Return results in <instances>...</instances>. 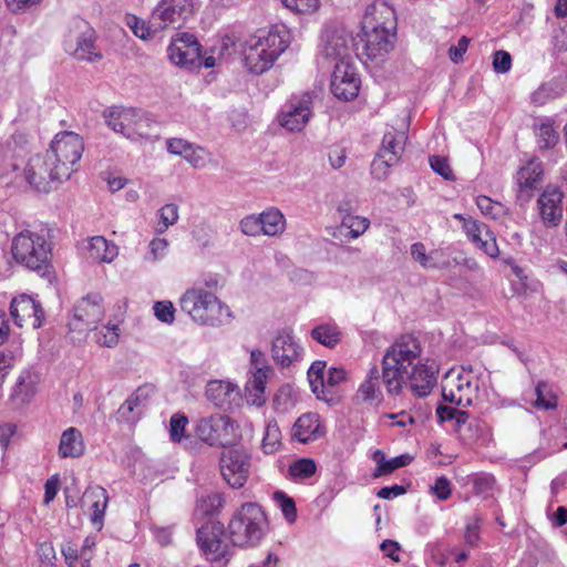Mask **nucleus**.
<instances>
[{
  "label": "nucleus",
  "mask_w": 567,
  "mask_h": 567,
  "mask_svg": "<svg viewBox=\"0 0 567 567\" xmlns=\"http://www.w3.org/2000/svg\"><path fill=\"white\" fill-rule=\"evenodd\" d=\"M396 33V17L392 6L384 1L368 7L362 20L364 53L370 59L386 55L393 48Z\"/></svg>",
  "instance_id": "1"
},
{
  "label": "nucleus",
  "mask_w": 567,
  "mask_h": 567,
  "mask_svg": "<svg viewBox=\"0 0 567 567\" xmlns=\"http://www.w3.org/2000/svg\"><path fill=\"white\" fill-rule=\"evenodd\" d=\"M421 346L412 336L395 341L382 360V378L389 393H399L408 384L409 372L419 361Z\"/></svg>",
  "instance_id": "2"
},
{
  "label": "nucleus",
  "mask_w": 567,
  "mask_h": 567,
  "mask_svg": "<svg viewBox=\"0 0 567 567\" xmlns=\"http://www.w3.org/2000/svg\"><path fill=\"white\" fill-rule=\"evenodd\" d=\"M291 42V32L284 24L272 25L266 33L248 41L244 48V61L252 73H264L271 68Z\"/></svg>",
  "instance_id": "3"
},
{
  "label": "nucleus",
  "mask_w": 567,
  "mask_h": 567,
  "mask_svg": "<svg viewBox=\"0 0 567 567\" xmlns=\"http://www.w3.org/2000/svg\"><path fill=\"white\" fill-rule=\"evenodd\" d=\"M13 260L30 270L48 268L51 257V243L42 229H24L11 243Z\"/></svg>",
  "instance_id": "4"
},
{
  "label": "nucleus",
  "mask_w": 567,
  "mask_h": 567,
  "mask_svg": "<svg viewBox=\"0 0 567 567\" xmlns=\"http://www.w3.org/2000/svg\"><path fill=\"white\" fill-rule=\"evenodd\" d=\"M181 308L193 321L203 326L223 324L231 316L228 307L202 288L188 289L181 298Z\"/></svg>",
  "instance_id": "5"
},
{
  "label": "nucleus",
  "mask_w": 567,
  "mask_h": 567,
  "mask_svg": "<svg viewBox=\"0 0 567 567\" xmlns=\"http://www.w3.org/2000/svg\"><path fill=\"white\" fill-rule=\"evenodd\" d=\"M107 123L115 133L135 142L147 141L158 134L157 123L136 109H115L110 113Z\"/></svg>",
  "instance_id": "6"
},
{
  "label": "nucleus",
  "mask_w": 567,
  "mask_h": 567,
  "mask_svg": "<svg viewBox=\"0 0 567 567\" xmlns=\"http://www.w3.org/2000/svg\"><path fill=\"white\" fill-rule=\"evenodd\" d=\"M266 529V514L255 503L243 505L230 524L231 539L238 546L249 545L259 540Z\"/></svg>",
  "instance_id": "7"
},
{
  "label": "nucleus",
  "mask_w": 567,
  "mask_h": 567,
  "mask_svg": "<svg viewBox=\"0 0 567 567\" xmlns=\"http://www.w3.org/2000/svg\"><path fill=\"white\" fill-rule=\"evenodd\" d=\"M83 148L82 140L75 133L63 132L55 136L51 145V152L48 155L50 164L59 168L58 175L60 177L70 178L82 156Z\"/></svg>",
  "instance_id": "8"
},
{
  "label": "nucleus",
  "mask_w": 567,
  "mask_h": 567,
  "mask_svg": "<svg viewBox=\"0 0 567 567\" xmlns=\"http://www.w3.org/2000/svg\"><path fill=\"white\" fill-rule=\"evenodd\" d=\"M65 51L81 61H95L101 54L95 50L94 31L85 21L72 23L64 40Z\"/></svg>",
  "instance_id": "9"
},
{
  "label": "nucleus",
  "mask_w": 567,
  "mask_h": 567,
  "mask_svg": "<svg viewBox=\"0 0 567 567\" xmlns=\"http://www.w3.org/2000/svg\"><path fill=\"white\" fill-rule=\"evenodd\" d=\"M250 456L244 449H228L220 457V473L231 488H241L249 476Z\"/></svg>",
  "instance_id": "10"
},
{
  "label": "nucleus",
  "mask_w": 567,
  "mask_h": 567,
  "mask_svg": "<svg viewBox=\"0 0 567 567\" xmlns=\"http://www.w3.org/2000/svg\"><path fill=\"white\" fill-rule=\"evenodd\" d=\"M202 47L197 39L187 32L177 33L167 48V58L176 66L195 68L199 64Z\"/></svg>",
  "instance_id": "11"
},
{
  "label": "nucleus",
  "mask_w": 567,
  "mask_h": 567,
  "mask_svg": "<svg viewBox=\"0 0 567 567\" xmlns=\"http://www.w3.org/2000/svg\"><path fill=\"white\" fill-rule=\"evenodd\" d=\"M59 168L50 164V157H32L28 161L24 168V177L28 184L39 192H49L53 183L66 181V177L58 175Z\"/></svg>",
  "instance_id": "12"
},
{
  "label": "nucleus",
  "mask_w": 567,
  "mask_h": 567,
  "mask_svg": "<svg viewBox=\"0 0 567 567\" xmlns=\"http://www.w3.org/2000/svg\"><path fill=\"white\" fill-rule=\"evenodd\" d=\"M442 395L447 402L467 406L475 400L476 385L472 383L468 374L450 370L442 381Z\"/></svg>",
  "instance_id": "13"
},
{
  "label": "nucleus",
  "mask_w": 567,
  "mask_h": 567,
  "mask_svg": "<svg viewBox=\"0 0 567 567\" xmlns=\"http://www.w3.org/2000/svg\"><path fill=\"white\" fill-rule=\"evenodd\" d=\"M240 228L247 236H256L260 233L266 236H277L284 233L286 219L279 209L270 208L258 216L245 217L240 223Z\"/></svg>",
  "instance_id": "14"
},
{
  "label": "nucleus",
  "mask_w": 567,
  "mask_h": 567,
  "mask_svg": "<svg viewBox=\"0 0 567 567\" xmlns=\"http://www.w3.org/2000/svg\"><path fill=\"white\" fill-rule=\"evenodd\" d=\"M202 440L209 444L226 445L238 440V427L228 416H216L203 420L198 425Z\"/></svg>",
  "instance_id": "15"
},
{
  "label": "nucleus",
  "mask_w": 567,
  "mask_h": 567,
  "mask_svg": "<svg viewBox=\"0 0 567 567\" xmlns=\"http://www.w3.org/2000/svg\"><path fill=\"white\" fill-rule=\"evenodd\" d=\"M103 317L102 297L100 295H89L75 307L71 328L78 331H91L96 329Z\"/></svg>",
  "instance_id": "16"
},
{
  "label": "nucleus",
  "mask_w": 567,
  "mask_h": 567,
  "mask_svg": "<svg viewBox=\"0 0 567 567\" xmlns=\"http://www.w3.org/2000/svg\"><path fill=\"white\" fill-rule=\"evenodd\" d=\"M126 310V302H117L111 308L106 323L93 329L95 331L94 341L97 346L114 348L120 343Z\"/></svg>",
  "instance_id": "17"
},
{
  "label": "nucleus",
  "mask_w": 567,
  "mask_h": 567,
  "mask_svg": "<svg viewBox=\"0 0 567 567\" xmlns=\"http://www.w3.org/2000/svg\"><path fill=\"white\" fill-rule=\"evenodd\" d=\"M10 313L20 328L38 329L44 320L41 305L27 295H20L11 301Z\"/></svg>",
  "instance_id": "18"
},
{
  "label": "nucleus",
  "mask_w": 567,
  "mask_h": 567,
  "mask_svg": "<svg viewBox=\"0 0 567 567\" xmlns=\"http://www.w3.org/2000/svg\"><path fill=\"white\" fill-rule=\"evenodd\" d=\"M564 192L557 186H547L537 199L538 215L547 227H557L563 219Z\"/></svg>",
  "instance_id": "19"
},
{
  "label": "nucleus",
  "mask_w": 567,
  "mask_h": 567,
  "mask_svg": "<svg viewBox=\"0 0 567 567\" xmlns=\"http://www.w3.org/2000/svg\"><path fill=\"white\" fill-rule=\"evenodd\" d=\"M331 90L340 100L355 97L360 90V80L355 70L344 62L338 63L332 74Z\"/></svg>",
  "instance_id": "20"
},
{
  "label": "nucleus",
  "mask_w": 567,
  "mask_h": 567,
  "mask_svg": "<svg viewBox=\"0 0 567 567\" xmlns=\"http://www.w3.org/2000/svg\"><path fill=\"white\" fill-rule=\"evenodd\" d=\"M439 368L434 362L429 361L421 363L420 360L415 362L414 367L409 372L408 384L411 391L416 396H426L436 382Z\"/></svg>",
  "instance_id": "21"
},
{
  "label": "nucleus",
  "mask_w": 567,
  "mask_h": 567,
  "mask_svg": "<svg viewBox=\"0 0 567 567\" xmlns=\"http://www.w3.org/2000/svg\"><path fill=\"white\" fill-rule=\"evenodd\" d=\"M455 218L463 223V228L468 239H471L481 250L492 258L499 256V249L495 236L484 226L478 225L472 218H466L460 214Z\"/></svg>",
  "instance_id": "22"
},
{
  "label": "nucleus",
  "mask_w": 567,
  "mask_h": 567,
  "mask_svg": "<svg viewBox=\"0 0 567 567\" xmlns=\"http://www.w3.org/2000/svg\"><path fill=\"white\" fill-rule=\"evenodd\" d=\"M324 425L317 413L308 412L299 416L292 425L291 437L300 443H309L323 436Z\"/></svg>",
  "instance_id": "23"
},
{
  "label": "nucleus",
  "mask_w": 567,
  "mask_h": 567,
  "mask_svg": "<svg viewBox=\"0 0 567 567\" xmlns=\"http://www.w3.org/2000/svg\"><path fill=\"white\" fill-rule=\"evenodd\" d=\"M224 527L218 522H208L197 533V543L202 550L212 557L224 551Z\"/></svg>",
  "instance_id": "24"
},
{
  "label": "nucleus",
  "mask_w": 567,
  "mask_h": 567,
  "mask_svg": "<svg viewBox=\"0 0 567 567\" xmlns=\"http://www.w3.org/2000/svg\"><path fill=\"white\" fill-rule=\"evenodd\" d=\"M194 10L193 0H161L156 13L166 24H181Z\"/></svg>",
  "instance_id": "25"
},
{
  "label": "nucleus",
  "mask_w": 567,
  "mask_h": 567,
  "mask_svg": "<svg viewBox=\"0 0 567 567\" xmlns=\"http://www.w3.org/2000/svg\"><path fill=\"white\" fill-rule=\"evenodd\" d=\"M83 507L92 512L91 520L100 530L103 526V517L107 507L109 497L106 491L102 487H90L83 495Z\"/></svg>",
  "instance_id": "26"
},
{
  "label": "nucleus",
  "mask_w": 567,
  "mask_h": 567,
  "mask_svg": "<svg viewBox=\"0 0 567 567\" xmlns=\"http://www.w3.org/2000/svg\"><path fill=\"white\" fill-rule=\"evenodd\" d=\"M269 367L257 368L245 386V400L252 406H262L267 401L266 384Z\"/></svg>",
  "instance_id": "27"
},
{
  "label": "nucleus",
  "mask_w": 567,
  "mask_h": 567,
  "mask_svg": "<svg viewBox=\"0 0 567 567\" xmlns=\"http://www.w3.org/2000/svg\"><path fill=\"white\" fill-rule=\"evenodd\" d=\"M300 355V347L289 333H279L272 342V357L277 363L286 367Z\"/></svg>",
  "instance_id": "28"
},
{
  "label": "nucleus",
  "mask_w": 567,
  "mask_h": 567,
  "mask_svg": "<svg viewBox=\"0 0 567 567\" xmlns=\"http://www.w3.org/2000/svg\"><path fill=\"white\" fill-rule=\"evenodd\" d=\"M85 442L82 433L75 427L62 432L59 443V455L62 458H76L85 453Z\"/></svg>",
  "instance_id": "29"
},
{
  "label": "nucleus",
  "mask_w": 567,
  "mask_h": 567,
  "mask_svg": "<svg viewBox=\"0 0 567 567\" xmlns=\"http://www.w3.org/2000/svg\"><path fill=\"white\" fill-rule=\"evenodd\" d=\"M87 257L97 262L111 264L118 255V248L102 236H94L87 240Z\"/></svg>",
  "instance_id": "30"
},
{
  "label": "nucleus",
  "mask_w": 567,
  "mask_h": 567,
  "mask_svg": "<svg viewBox=\"0 0 567 567\" xmlns=\"http://www.w3.org/2000/svg\"><path fill=\"white\" fill-rule=\"evenodd\" d=\"M543 173V165L538 161L533 159L523 166L516 175L519 195H528V193L540 182Z\"/></svg>",
  "instance_id": "31"
},
{
  "label": "nucleus",
  "mask_w": 567,
  "mask_h": 567,
  "mask_svg": "<svg viewBox=\"0 0 567 567\" xmlns=\"http://www.w3.org/2000/svg\"><path fill=\"white\" fill-rule=\"evenodd\" d=\"M237 393L238 386L229 381L214 380L206 389L207 399L220 408L230 404Z\"/></svg>",
  "instance_id": "32"
},
{
  "label": "nucleus",
  "mask_w": 567,
  "mask_h": 567,
  "mask_svg": "<svg viewBox=\"0 0 567 567\" xmlns=\"http://www.w3.org/2000/svg\"><path fill=\"white\" fill-rule=\"evenodd\" d=\"M310 118V109L307 102L300 103L280 115V124L289 131L302 130Z\"/></svg>",
  "instance_id": "33"
},
{
  "label": "nucleus",
  "mask_w": 567,
  "mask_h": 567,
  "mask_svg": "<svg viewBox=\"0 0 567 567\" xmlns=\"http://www.w3.org/2000/svg\"><path fill=\"white\" fill-rule=\"evenodd\" d=\"M373 458L377 463L375 471L373 473L374 477H380L384 475H389L394 472L396 468L403 467L410 464L413 460L410 454H401L390 460H386L384 453L381 450H377L373 453Z\"/></svg>",
  "instance_id": "34"
},
{
  "label": "nucleus",
  "mask_w": 567,
  "mask_h": 567,
  "mask_svg": "<svg viewBox=\"0 0 567 567\" xmlns=\"http://www.w3.org/2000/svg\"><path fill=\"white\" fill-rule=\"evenodd\" d=\"M405 140L403 132H388L384 135L380 153L383 157H388L389 164H398L404 150Z\"/></svg>",
  "instance_id": "35"
},
{
  "label": "nucleus",
  "mask_w": 567,
  "mask_h": 567,
  "mask_svg": "<svg viewBox=\"0 0 567 567\" xmlns=\"http://www.w3.org/2000/svg\"><path fill=\"white\" fill-rule=\"evenodd\" d=\"M534 136L540 150L554 148L559 143V134L553 121L536 124L534 126Z\"/></svg>",
  "instance_id": "36"
},
{
  "label": "nucleus",
  "mask_w": 567,
  "mask_h": 567,
  "mask_svg": "<svg viewBox=\"0 0 567 567\" xmlns=\"http://www.w3.org/2000/svg\"><path fill=\"white\" fill-rule=\"evenodd\" d=\"M326 367V362L319 360L315 361L308 369V379L311 390L318 399L322 400L326 399L324 396L328 391Z\"/></svg>",
  "instance_id": "37"
},
{
  "label": "nucleus",
  "mask_w": 567,
  "mask_h": 567,
  "mask_svg": "<svg viewBox=\"0 0 567 567\" xmlns=\"http://www.w3.org/2000/svg\"><path fill=\"white\" fill-rule=\"evenodd\" d=\"M282 446L281 431L276 421H269L261 440V449L266 454H274Z\"/></svg>",
  "instance_id": "38"
},
{
  "label": "nucleus",
  "mask_w": 567,
  "mask_h": 567,
  "mask_svg": "<svg viewBox=\"0 0 567 567\" xmlns=\"http://www.w3.org/2000/svg\"><path fill=\"white\" fill-rule=\"evenodd\" d=\"M324 52L330 56L342 55L347 50L346 38L334 29H326L322 34Z\"/></svg>",
  "instance_id": "39"
},
{
  "label": "nucleus",
  "mask_w": 567,
  "mask_h": 567,
  "mask_svg": "<svg viewBox=\"0 0 567 567\" xmlns=\"http://www.w3.org/2000/svg\"><path fill=\"white\" fill-rule=\"evenodd\" d=\"M358 398L363 402H380L382 392L379 386L378 371H371L367 380L360 385L358 390Z\"/></svg>",
  "instance_id": "40"
},
{
  "label": "nucleus",
  "mask_w": 567,
  "mask_h": 567,
  "mask_svg": "<svg viewBox=\"0 0 567 567\" xmlns=\"http://www.w3.org/2000/svg\"><path fill=\"white\" fill-rule=\"evenodd\" d=\"M39 377L31 371H23L17 381L14 395L21 401L28 400L37 390Z\"/></svg>",
  "instance_id": "41"
},
{
  "label": "nucleus",
  "mask_w": 567,
  "mask_h": 567,
  "mask_svg": "<svg viewBox=\"0 0 567 567\" xmlns=\"http://www.w3.org/2000/svg\"><path fill=\"white\" fill-rule=\"evenodd\" d=\"M288 473L293 480H307L317 473V463L313 458L301 457L292 462Z\"/></svg>",
  "instance_id": "42"
},
{
  "label": "nucleus",
  "mask_w": 567,
  "mask_h": 567,
  "mask_svg": "<svg viewBox=\"0 0 567 567\" xmlns=\"http://www.w3.org/2000/svg\"><path fill=\"white\" fill-rule=\"evenodd\" d=\"M312 338L324 347L333 348L341 340V333L337 327L331 324H321L311 332Z\"/></svg>",
  "instance_id": "43"
},
{
  "label": "nucleus",
  "mask_w": 567,
  "mask_h": 567,
  "mask_svg": "<svg viewBox=\"0 0 567 567\" xmlns=\"http://www.w3.org/2000/svg\"><path fill=\"white\" fill-rule=\"evenodd\" d=\"M298 402L297 393L290 385H284L274 398V404L279 413L292 411Z\"/></svg>",
  "instance_id": "44"
},
{
  "label": "nucleus",
  "mask_w": 567,
  "mask_h": 567,
  "mask_svg": "<svg viewBox=\"0 0 567 567\" xmlns=\"http://www.w3.org/2000/svg\"><path fill=\"white\" fill-rule=\"evenodd\" d=\"M125 22L138 39L143 41L153 39L155 32L146 20L141 19L135 14H126Z\"/></svg>",
  "instance_id": "45"
},
{
  "label": "nucleus",
  "mask_w": 567,
  "mask_h": 567,
  "mask_svg": "<svg viewBox=\"0 0 567 567\" xmlns=\"http://www.w3.org/2000/svg\"><path fill=\"white\" fill-rule=\"evenodd\" d=\"M281 2L288 10L302 16L315 14L321 8L320 0H281Z\"/></svg>",
  "instance_id": "46"
},
{
  "label": "nucleus",
  "mask_w": 567,
  "mask_h": 567,
  "mask_svg": "<svg viewBox=\"0 0 567 567\" xmlns=\"http://www.w3.org/2000/svg\"><path fill=\"white\" fill-rule=\"evenodd\" d=\"M342 227L349 231L351 237L357 238L369 227V220L355 215H347L342 219Z\"/></svg>",
  "instance_id": "47"
},
{
  "label": "nucleus",
  "mask_w": 567,
  "mask_h": 567,
  "mask_svg": "<svg viewBox=\"0 0 567 567\" xmlns=\"http://www.w3.org/2000/svg\"><path fill=\"white\" fill-rule=\"evenodd\" d=\"M274 499L278 503L285 518L289 523H293L297 518V508L293 499L280 491L274 493Z\"/></svg>",
  "instance_id": "48"
},
{
  "label": "nucleus",
  "mask_w": 567,
  "mask_h": 567,
  "mask_svg": "<svg viewBox=\"0 0 567 567\" xmlns=\"http://www.w3.org/2000/svg\"><path fill=\"white\" fill-rule=\"evenodd\" d=\"M536 395L537 399L534 403V406L542 410H550L555 409L557 405L556 396L546 389L545 383H539L536 386Z\"/></svg>",
  "instance_id": "49"
},
{
  "label": "nucleus",
  "mask_w": 567,
  "mask_h": 567,
  "mask_svg": "<svg viewBox=\"0 0 567 567\" xmlns=\"http://www.w3.org/2000/svg\"><path fill=\"white\" fill-rule=\"evenodd\" d=\"M223 505V499L219 495H206L198 499L196 509L203 515H210L216 513Z\"/></svg>",
  "instance_id": "50"
},
{
  "label": "nucleus",
  "mask_w": 567,
  "mask_h": 567,
  "mask_svg": "<svg viewBox=\"0 0 567 567\" xmlns=\"http://www.w3.org/2000/svg\"><path fill=\"white\" fill-rule=\"evenodd\" d=\"M168 240L165 238H154L150 243V255L147 259L151 261L163 260L168 251Z\"/></svg>",
  "instance_id": "51"
},
{
  "label": "nucleus",
  "mask_w": 567,
  "mask_h": 567,
  "mask_svg": "<svg viewBox=\"0 0 567 567\" xmlns=\"http://www.w3.org/2000/svg\"><path fill=\"white\" fill-rule=\"evenodd\" d=\"M178 219V207L175 204H166L159 209L161 231L173 226Z\"/></svg>",
  "instance_id": "52"
},
{
  "label": "nucleus",
  "mask_w": 567,
  "mask_h": 567,
  "mask_svg": "<svg viewBox=\"0 0 567 567\" xmlns=\"http://www.w3.org/2000/svg\"><path fill=\"white\" fill-rule=\"evenodd\" d=\"M156 318L165 323H172L175 319V308L172 301H158L154 305Z\"/></svg>",
  "instance_id": "53"
},
{
  "label": "nucleus",
  "mask_w": 567,
  "mask_h": 567,
  "mask_svg": "<svg viewBox=\"0 0 567 567\" xmlns=\"http://www.w3.org/2000/svg\"><path fill=\"white\" fill-rule=\"evenodd\" d=\"M188 421L184 415L175 414L171 419L169 433L175 442H181L185 436V427Z\"/></svg>",
  "instance_id": "54"
},
{
  "label": "nucleus",
  "mask_w": 567,
  "mask_h": 567,
  "mask_svg": "<svg viewBox=\"0 0 567 567\" xmlns=\"http://www.w3.org/2000/svg\"><path fill=\"white\" fill-rule=\"evenodd\" d=\"M511 68H512L511 54L503 50L496 51L493 55V70L497 74H505L511 70Z\"/></svg>",
  "instance_id": "55"
},
{
  "label": "nucleus",
  "mask_w": 567,
  "mask_h": 567,
  "mask_svg": "<svg viewBox=\"0 0 567 567\" xmlns=\"http://www.w3.org/2000/svg\"><path fill=\"white\" fill-rule=\"evenodd\" d=\"M43 0H3L7 9L13 13H24L42 3Z\"/></svg>",
  "instance_id": "56"
},
{
  "label": "nucleus",
  "mask_w": 567,
  "mask_h": 567,
  "mask_svg": "<svg viewBox=\"0 0 567 567\" xmlns=\"http://www.w3.org/2000/svg\"><path fill=\"white\" fill-rule=\"evenodd\" d=\"M411 254L413 258L424 268H434L436 266L432 256L426 254L425 247L420 243L412 245Z\"/></svg>",
  "instance_id": "57"
},
{
  "label": "nucleus",
  "mask_w": 567,
  "mask_h": 567,
  "mask_svg": "<svg viewBox=\"0 0 567 567\" xmlns=\"http://www.w3.org/2000/svg\"><path fill=\"white\" fill-rule=\"evenodd\" d=\"M480 210L492 218H495L502 210V206L486 196H478L476 199Z\"/></svg>",
  "instance_id": "58"
},
{
  "label": "nucleus",
  "mask_w": 567,
  "mask_h": 567,
  "mask_svg": "<svg viewBox=\"0 0 567 567\" xmlns=\"http://www.w3.org/2000/svg\"><path fill=\"white\" fill-rule=\"evenodd\" d=\"M395 164H389L388 157H383L381 153L377 155L371 165V172L378 179L385 177L392 166Z\"/></svg>",
  "instance_id": "59"
},
{
  "label": "nucleus",
  "mask_w": 567,
  "mask_h": 567,
  "mask_svg": "<svg viewBox=\"0 0 567 567\" xmlns=\"http://www.w3.org/2000/svg\"><path fill=\"white\" fill-rule=\"evenodd\" d=\"M437 416L441 422L455 419L457 423H465L467 414L450 406H440L437 409Z\"/></svg>",
  "instance_id": "60"
},
{
  "label": "nucleus",
  "mask_w": 567,
  "mask_h": 567,
  "mask_svg": "<svg viewBox=\"0 0 567 567\" xmlns=\"http://www.w3.org/2000/svg\"><path fill=\"white\" fill-rule=\"evenodd\" d=\"M183 157L195 167L204 166L207 162L206 152L203 148L195 147L193 145H190L189 150Z\"/></svg>",
  "instance_id": "61"
},
{
  "label": "nucleus",
  "mask_w": 567,
  "mask_h": 567,
  "mask_svg": "<svg viewBox=\"0 0 567 567\" xmlns=\"http://www.w3.org/2000/svg\"><path fill=\"white\" fill-rule=\"evenodd\" d=\"M382 417L392 420L393 422L391 423V426L400 427L403 430V432L409 431V427L414 424V419L405 412L398 414H384Z\"/></svg>",
  "instance_id": "62"
},
{
  "label": "nucleus",
  "mask_w": 567,
  "mask_h": 567,
  "mask_svg": "<svg viewBox=\"0 0 567 567\" xmlns=\"http://www.w3.org/2000/svg\"><path fill=\"white\" fill-rule=\"evenodd\" d=\"M431 491L439 499L445 501L452 494L451 483L446 477L441 476L435 481Z\"/></svg>",
  "instance_id": "63"
},
{
  "label": "nucleus",
  "mask_w": 567,
  "mask_h": 567,
  "mask_svg": "<svg viewBox=\"0 0 567 567\" xmlns=\"http://www.w3.org/2000/svg\"><path fill=\"white\" fill-rule=\"evenodd\" d=\"M430 164L432 169L445 179L452 178L453 172L445 157L434 156L430 159Z\"/></svg>",
  "instance_id": "64"
}]
</instances>
